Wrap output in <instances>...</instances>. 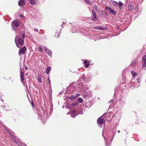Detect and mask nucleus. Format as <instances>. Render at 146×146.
<instances>
[{
    "instance_id": "48",
    "label": "nucleus",
    "mask_w": 146,
    "mask_h": 146,
    "mask_svg": "<svg viewBox=\"0 0 146 146\" xmlns=\"http://www.w3.org/2000/svg\"><path fill=\"white\" fill-rule=\"evenodd\" d=\"M65 23H64V22H63V23H62V24H65Z\"/></svg>"
},
{
    "instance_id": "7",
    "label": "nucleus",
    "mask_w": 146,
    "mask_h": 146,
    "mask_svg": "<svg viewBox=\"0 0 146 146\" xmlns=\"http://www.w3.org/2000/svg\"><path fill=\"white\" fill-rule=\"evenodd\" d=\"M83 113V111L82 110H81L80 112L79 113H77L76 111L75 110H74L72 111H71L70 114L71 116L73 117H75L76 115H77L78 114H82Z\"/></svg>"
},
{
    "instance_id": "36",
    "label": "nucleus",
    "mask_w": 146,
    "mask_h": 146,
    "mask_svg": "<svg viewBox=\"0 0 146 146\" xmlns=\"http://www.w3.org/2000/svg\"><path fill=\"white\" fill-rule=\"evenodd\" d=\"M42 50V49L41 47H38V50L40 52H41Z\"/></svg>"
},
{
    "instance_id": "32",
    "label": "nucleus",
    "mask_w": 146,
    "mask_h": 146,
    "mask_svg": "<svg viewBox=\"0 0 146 146\" xmlns=\"http://www.w3.org/2000/svg\"><path fill=\"white\" fill-rule=\"evenodd\" d=\"M78 104V102H76L74 103H73L72 105H71V106H75L76 105H77Z\"/></svg>"
},
{
    "instance_id": "16",
    "label": "nucleus",
    "mask_w": 146,
    "mask_h": 146,
    "mask_svg": "<svg viewBox=\"0 0 146 146\" xmlns=\"http://www.w3.org/2000/svg\"><path fill=\"white\" fill-rule=\"evenodd\" d=\"M128 10L129 11H130L133 9L134 8V6L132 4H129L128 5Z\"/></svg>"
},
{
    "instance_id": "25",
    "label": "nucleus",
    "mask_w": 146,
    "mask_h": 146,
    "mask_svg": "<svg viewBox=\"0 0 146 146\" xmlns=\"http://www.w3.org/2000/svg\"><path fill=\"white\" fill-rule=\"evenodd\" d=\"M38 80V81L40 82L41 83L42 82V80L41 78V76L40 75H38V78H37Z\"/></svg>"
},
{
    "instance_id": "9",
    "label": "nucleus",
    "mask_w": 146,
    "mask_h": 146,
    "mask_svg": "<svg viewBox=\"0 0 146 146\" xmlns=\"http://www.w3.org/2000/svg\"><path fill=\"white\" fill-rule=\"evenodd\" d=\"M101 35L102 34H108L109 30L106 28H102L101 27Z\"/></svg>"
},
{
    "instance_id": "50",
    "label": "nucleus",
    "mask_w": 146,
    "mask_h": 146,
    "mask_svg": "<svg viewBox=\"0 0 146 146\" xmlns=\"http://www.w3.org/2000/svg\"><path fill=\"white\" fill-rule=\"evenodd\" d=\"M32 106H33V104H32Z\"/></svg>"
},
{
    "instance_id": "40",
    "label": "nucleus",
    "mask_w": 146,
    "mask_h": 146,
    "mask_svg": "<svg viewBox=\"0 0 146 146\" xmlns=\"http://www.w3.org/2000/svg\"><path fill=\"white\" fill-rule=\"evenodd\" d=\"M21 78V81H23L24 80V78H23V77H20Z\"/></svg>"
},
{
    "instance_id": "28",
    "label": "nucleus",
    "mask_w": 146,
    "mask_h": 146,
    "mask_svg": "<svg viewBox=\"0 0 146 146\" xmlns=\"http://www.w3.org/2000/svg\"><path fill=\"white\" fill-rule=\"evenodd\" d=\"M119 9H121L122 8V7L123 6V4L121 2H119Z\"/></svg>"
},
{
    "instance_id": "4",
    "label": "nucleus",
    "mask_w": 146,
    "mask_h": 146,
    "mask_svg": "<svg viewBox=\"0 0 146 146\" xmlns=\"http://www.w3.org/2000/svg\"><path fill=\"white\" fill-rule=\"evenodd\" d=\"M80 86V84H71L69 88L71 90V92H75L76 90H79V88Z\"/></svg>"
},
{
    "instance_id": "38",
    "label": "nucleus",
    "mask_w": 146,
    "mask_h": 146,
    "mask_svg": "<svg viewBox=\"0 0 146 146\" xmlns=\"http://www.w3.org/2000/svg\"><path fill=\"white\" fill-rule=\"evenodd\" d=\"M34 31L36 32H38V29L36 28H35L34 29Z\"/></svg>"
},
{
    "instance_id": "33",
    "label": "nucleus",
    "mask_w": 146,
    "mask_h": 146,
    "mask_svg": "<svg viewBox=\"0 0 146 146\" xmlns=\"http://www.w3.org/2000/svg\"><path fill=\"white\" fill-rule=\"evenodd\" d=\"M24 76V72L23 71H21L20 73V77H23Z\"/></svg>"
},
{
    "instance_id": "12",
    "label": "nucleus",
    "mask_w": 146,
    "mask_h": 146,
    "mask_svg": "<svg viewBox=\"0 0 146 146\" xmlns=\"http://www.w3.org/2000/svg\"><path fill=\"white\" fill-rule=\"evenodd\" d=\"M26 50V47L25 46H24L21 49L19 50V54L20 55L21 54H24Z\"/></svg>"
},
{
    "instance_id": "15",
    "label": "nucleus",
    "mask_w": 146,
    "mask_h": 146,
    "mask_svg": "<svg viewBox=\"0 0 146 146\" xmlns=\"http://www.w3.org/2000/svg\"><path fill=\"white\" fill-rule=\"evenodd\" d=\"M25 4V2L23 0H21L19 2L18 4L20 7L23 6Z\"/></svg>"
},
{
    "instance_id": "35",
    "label": "nucleus",
    "mask_w": 146,
    "mask_h": 146,
    "mask_svg": "<svg viewBox=\"0 0 146 146\" xmlns=\"http://www.w3.org/2000/svg\"><path fill=\"white\" fill-rule=\"evenodd\" d=\"M48 85H49V86H50L51 83H50V78L49 77H48Z\"/></svg>"
},
{
    "instance_id": "37",
    "label": "nucleus",
    "mask_w": 146,
    "mask_h": 146,
    "mask_svg": "<svg viewBox=\"0 0 146 146\" xmlns=\"http://www.w3.org/2000/svg\"><path fill=\"white\" fill-rule=\"evenodd\" d=\"M114 101H115V100H114V99H113L112 100H111L109 102V103H111L112 102H113Z\"/></svg>"
},
{
    "instance_id": "34",
    "label": "nucleus",
    "mask_w": 146,
    "mask_h": 146,
    "mask_svg": "<svg viewBox=\"0 0 146 146\" xmlns=\"http://www.w3.org/2000/svg\"><path fill=\"white\" fill-rule=\"evenodd\" d=\"M137 82L139 84L140 83V82H141V79H140V78H138L137 79Z\"/></svg>"
},
{
    "instance_id": "19",
    "label": "nucleus",
    "mask_w": 146,
    "mask_h": 146,
    "mask_svg": "<svg viewBox=\"0 0 146 146\" xmlns=\"http://www.w3.org/2000/svg\"><path fill=\"white\" fill-rule=\"evenodd\" d=\"M85 3L88 5H92V2H91L90 0H84Z\"/></svg>"
},
{
    "instance_id": "45",
    "label": "nucleus",
    "mask_w": 146,
    "mask_h": 146,
    "mask_svg": "<svg viewBox=\"0 0 146 146\" xmlns=\"http://www.w3.org/2000/svg\"><path fill=\"white\" fill-rule=\"evenodd\" d=\"M44 48V49L45 50V49H46V48H46V47H44V48Z\"/></svg>"
},
{
    "instance_id": "5",
    "label": "nucleus",
    "mask_w": 146,
    "mask_h": 146,
    "mask_svg": "<svg viewBox=\"0 0 146 146\" xmlns=\"http://www.w3.org/2000/svg\"><path fill=\"white\" fill-rule=\"evenodd\" d=\"M12 25L13 30L16 31L19 26V23L16 21H13L12 23Z\"/></svg>"
},
{
    "instance_id": "24",
    "label": "nucleus",
    "mask_w": 146,
    "mask_h": 146,
    "mask_svg": "<svg viewBox=\"0 0 146 146\" xmlns=\"http://www.w3.org/2000/svg\"><path fill=\"white\" fill-rule=\"evenodd\" d=\"M78 102H79L80 103H82L83 101L82 98H78Z\"/></svg>"
},
{
    "instance_id": "11",
    "label": "nucleus",
    "mask_w": 146,
    "mask_h": 146,
    "mask_svg": "<svg viewBox=\"0 0 146 146\" xmlns=\"http://www.w3.org/2000/svg\"><path fill=\"white\" fill-rule=\"evenodd\" d=\"M91 77L90 76H88L86 77L84 75H83L82 78H81L83 80L85 81L86 82H88L90 80Z\"/></svg>"
},
{
    "instance_id": "8",
    "label": "nucleus",
    "mask_w": 146,
    "mask_h": 146,
    "mask_svg": "<svg viewBox=\"0 0 146 146\" xmlns=\"http://www.w3.org/2000/svg\"><path fill=\"white\" fill-rule=\"evenodd\" d=\"M106 10L110 12V13L113 15H115L116 14V12L114 11L109 6H107L106 8Z\"/></svg>"
},
{
    "instance_id": "21",
    "label": "nucleus",
    "mask_w": 146,
    "mask_h": 146,
    "mask_svg": "<svg viewBox=\"0 0 146 146\" xmlns=\"http://www.w3.org/2000/svg\"><path fill=\"white\" fill-rule=\"evenodd\" d=\"M131 73L132 74L133 77V78H134L136 76L137 74L134 71H131Z\"/></svg>"
},
{
    "instance_id": "2",
    "label": "nucleus",
    "mask_w": 146,
    "mask_h": 146,
    "mask_svg": "<svg viewBox=\"0 0 146 146\" xmlns=\"http://www.w3.org/2000/svg\"><path fill=\"white\" fill-rule=\"evenodd\" d=\"M102 134L105 141L106 146H110L111 145V141L113 139L114 136H111V135H110L105 136L104 135V130L102 131Z\"/></svg>"
},
{
    "instance_id": "20",
    "label": "nucleus",
    "mask_w": 146,
    "mask_h": 146,
    "mask_svg": "<svg viewBox=\"0 0 146 146\" xmlns=\"http://www.w3.org/2000/svg\"><path fill=\"white\" fill-rule=\"evenodd\" d=\"M51 68L50 66L48 67L46 69V74H48L50 71Z\"/></svg>"
},
{
    "instance_id": "49",
    "label": "nucleus",
    "mask_w": 146,
    "mask_h": 146,
    "mask_svg": "<svg viewBox=\"0 0 146 146\" xmlns=\"http://www.w3.org/2000/svg\"><path fill=\"white\" fill-rule=\"evenodd\" d=\"M69 114V112L67 113V114Z\"/></svg>"
},
{
    "instance_id": "10",
    "label": "nucleus",
    "mask_w": 146,
    "mask_h": 146,
    "mask_svg": "<svg viewBox=\"0 0 146 146\" xmlns=\"http://www.w3.org/2000/svg\"><path fill=\"white\" fill-rule=\"evenodd\" d=\"M83 95L84 97H91L92 96V93L90 90L88 91L87 92H86V93H84Z\"/></svg>"
},
{
    "instance_id": "23",
    "label": "nucleus",
    "mask_w": 146,
    "mask_h": 146,
    "mask_svg": "<svg viewBox=\"0 0 146 146\" xmlns=\"http://www.w3.org/2000/svg\"><path fill=\"white\" fill-rule=\"evenodd\" d=\"M97 122L100 127V116L97 119Z\"/></svg>"
},
{
    "instance_id": "46",
    "label": "nucleus",
    "mask_w": 146,
    "mask_h": 146,
    "mask_svg": "<svg viewBox=\"0 0 146 146\" xmlns=\"http://www.w3.org/2000/svg\"><path fill=\"white\" fill-rule=\"evenodd\" d=\"M117 132L119 133L120 132V131L119 130H118L117 131Z\"/></svg>"
},
{
    "instance_id": "26",
    "label": "nucleus",
    "mask_w": 146,
    "mask_h": 146,
    "mask_svg": "<svg viewBox=\"0 0 146 146\" xmlns=\"http://www.w3.org/2000/svg\"><path fill=\"white\" fill-rule=\"evenodd\" d=\"M30 3L31 4L33 5L35 3V1L34 0H30Z\"/></svg>"
},
{
    "instance_id": "29",
    "label": "nucleus",
    "mask_w": 146,
    "mask_h": 146,
    "mask_svg": "<svg viewBox=\"0 0 146 146\" xmlns=\"http://www.w3.org/2000/svg\"><path fill=\"white\" fill-rule=\"evenodd\" d=\"M100 36H97L96 37V38L95 39V41H96L97 40H99L100 39Z\"/></svg>"
},
{
    "instance_id": "14",
    "label": "nucleus",
    "mask_w": 146,
    "mask_h": 146,
    "mask_svg": "<svg viewBox=\"0 0 146 146\" xmlns=\"http://www.w3.org/2000/svg\"><path fill=\"white\" fill-rule=\"evenodd\" d=\"M84 66L86 67H88L90 65V64L89 61L87 60H84Z\"/></svg>"
},
{
    "instance_id": "27",
    "label": "nucleus",
    "mask_w": 146,
    "mask_h": 146,
    "mask_svg": "<svg viewBox=\"0 0 146 146\" xmlns=\"http://www.w3.org/2000/svg\"><path fill=\"white\" fill-rule=\"evenodd\" d=\"M136 65V62H133L131 64V65L133 67H134Z\"/></svg>"
},
{
    "instance_id": "30",
    "label": "nucleus",
    "mask_w": 146,
    "mask_h": 146,
    "mask_svg": "<svg viewBox=\"0 0 146 146\" xmlns=\"http://www.w3.org/2000/svg\"><path fill=\"white\" fill-rule=\"evenodd\" d=\"M139 9V7L137 5L135 7V9L136 12H137L138 11Z\"/></svg>"
},
{
    "instance_id": "39",
    "label": "nucleus",
    "mask_w": 146,
    "mask_h": 146,
    "mask_svg": "<svg viewBox=\"0 0 146 146\" xmlns=\"http://www.w3.org/2000/svg\"><path fill=\"white\" fill-rule=\"evenodd\" d=\"M90 104L89 105V106H88V107H90L92 105V101H90V102L89 103V104Z\"/></svg>"
},
{
    "instance_id": "43",
    "label": "nucleus",
    "mask_w": 146,
    "mask_h": 146,
    "mask_svg": "<svg viewBox=\"0 0 146 146\" xmlns=\"http://www.w3.org/2000/svg\"><path fill=\"white\" fill-rule=\"evenodd\" d=\"M60 35L59 34H58L57 35V36H56V35H55V37H59V36Z\"/></svg>"
},
{
    "instance_id": "3",
    "label": "nucleus",
    "mask_w": 146,
    "mask_h": 146,
    "mask_svg": "<svg viewBox=\"0 0 146 146\" xmlns=\"http://www.w3.org/2000/svg\"><path fill=\"white\" fill-rule=\"evenodd\" d=\"M80 84V90L81 91L82 93H86L89 90V87L85 84H84L83 83L79 84Z\"/></svg>"
},
{
    "instance_id": "47",
    "label": "nucleus",
    "mask_w": 146,
    "mask_h": 146,
    "mask_svg": "<svg viewBox=\"0 0 146 146\" xmlns=\"http://www.w3.org/2000/svg\"><path fill=\"white\" fill-rule=\"evenodd\" d=\"M25 68L26 70L27 69V68L26 67H25Z\"/></svg>"
},
{
    "instance_id": "13",
    "label": "nucleus",
    "mask_w": 146,
    "mask_h": 146,
    "mask_svg": "<svg viewBox=\"0 0 146 146\" xmlns=\"http://www.w3.org/2000/svg\"><path fill=\"white\" fill-rule=\"evenodd\" d=\"M142 62L143 63L142 67H146V55L143 57Z\"/></svg>"
},
{
    "instance_id": "41",
    "label": "nucleus",
    "mask_w": 146,
    "mask_h": 146,
    "mask_svg": "<svg viewBox=\"0 0 146 146\" xmlns=\"http://www.w3.org/2000/svg\"><path fill=\"white\" fill-rule=\"evenodd\" d=\"M106 38V36H102L101 35V39L104 38Z\"/></svg>"
},
{
    "instance_id": "22",
    "label": "nucleus",
    "mask_w": 146,
    "mask_h": 146,
    "mask_svg": "<svg viewBox=\"0 0 146 146\" xmlns=\"http://www.w3.org/2000/svg\"><path fill=\"white\" fill-rule=\"evenodd\" d=\"M133 78L132 79V80L130 83L131 84V85H132V86L136 87V85H135L136 83H135V82L134 83L133 82ZM138 86H137V87Z\"/></svg>"
},
{
    "instance_id": "18",
    "label": "nucleus",
    "mask_w": 146,
    "mask_h": 146,
    "mask_svg": "<svg viewBox=\"0 0 146 146\" xmlns=\"http://www.w3.org/2000/svg\"><path fill=\"white\" fill-rule=\"evenodd\" d=\"M106 113H105L102 116H101V125L103 124L105 122V120L104 119H103L101 117H104L105 116Z\"/></svg>"
},
{
    "instance_id": "44",
    "label": "nucleus",
    "mask_w": 146,
    "mask_h": 146,
    "mask_svg": "<svg viewBox=\"0 0 146 146\" xmlns=\"http://www.w3.org/2000/svg\"><path fill=\"white\" fill-rule=\"evenodd\" d=\"M117 3H116V2H115V5H117Z\"/></svg>"
},
{
    "instance_id": "6",
    "label": "nucleus",
    "mask_w": 146,
    "mask_h": 146,
    "mask_svg": "<svg viewBox=\"0 0 146 146\" xmlns=\"http://www.w3.org/2000/svg\"><path fill=\"white\" fill-rule=\"evenodd\" d=\"M97 7L96 6H94V9H93L92 12L93 15V17L92 19V20L93 21H96L97 20L96 16L95 13L96 11H97Z\"/></svg>"
},
{
    "instance_id": "42",
    "label": "nucleus",
    "mask_w": 146,
    "mask_h": 146,
    "mask_svg": "<svg viewBox=\"0 0 146 146\" xmlns=\"http://www.w3.org/2000/svg\"><path fill=\"white\" fill-rule=\"evenodd\" d=\"M80 94H76L75 96L76 97H78V96H80Z\"/></svg>"
},
{
    "instance_id": "1",
    "label": "nucleus",
    "mask_w": 146,
    "mask_h": 146,
    "mask_svg": "<svg viewBox=\"0 0 146 146\" xmlns=\"http://www.w3.org/2000/svg\"><path fill=\"white\" fill-rule=\"evenodd\" d=\"M25 38L24 34L19 35L16 37L15 43L17 46L21 48L24 43V39Z\"/></svg>"
},
{
    "instance_id": "31",
    "label": "nucleus",
    "mask_w": 146,
    "mask_h": 146,
    "mask_svg": "<svg viewBox=\"0 0 146 146\" xmlns=\"http://www.w3.org/2000/svg\"><path fill=\"white\" fill-rule=\"evenodd\" d=\"M75 98L76 96L75 95H72L70 97V99L71 100H72L74 99Z\"/></svg>"
},
{
    "instance_id": "51",
    "label": "nucleus",
    "mask_w": 146,
    "mask_h": 146,
    "mask_svg": "<svg viewBox=\"0 0 146 146\" xmlns=\"http://www.w3.org/2000/svg\"><path fill=\"white\" fill-rule=\"evenodd\" d=\"M86 106H87V107H88V105H86Z\"/></svg>"
},
{
    "instance_id": "17",
    "label": "nucleus",
    "mask_w": 146,
    "mask_h": 146,
    "mask_svg": "<svg viewBox=\"0 0 146 146\" xmlns=\"http://www.w3.org/2000/svg\"><path fill=\"white\" fill-rule=\"evenodd\" d=\"M45 52L48 54V55L50 56H52V51L51 50L47 48H46Z\"/></svg>"
}]
</instances>
